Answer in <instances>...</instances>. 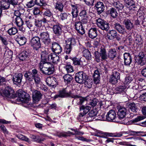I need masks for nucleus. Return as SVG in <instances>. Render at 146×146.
<instances>
[{"label":"nucleus","mask_w":146,"mask_h":146,"mask_svg":"<svg viewBox=\"0 0 146 146\" xmlns=\"http://www.w3.org/2000/svg\"><path fill=\"white\" fill-rule=\"evenodd\" d=\"M143 117L140 116H138L135 119L131 120L132 122L135 123L139 121H140L143 119Z\"/></svg>","instance_id":"nucleus-59"},{"label":"nucleus","mask_w":146,"mask_h":146,"mask_svg":"<svg viewBox=\"0 0 146 146\" xmlns=\"http://www.w3.org/2000/svg\"><path fill=\"white\" fill-rule=\"evenodd\" d=\"M98 101V100L96 98L94 99L90 102V105L92 107H94L96 105Z\"/></svg>","instance_id":"nucleus-63"},{"label":"nucleus","mask_w":146,"mask_h":146,"mask_svg":"<svg viewBox=\"0 0 146 146\" xmlns=\"http://www.w3.org/2000/svg\"><path fill=\"white\" fill-rule=\"evenodd\" d=\"M18 96L19 100L23 102L28 101L29 98V95L25 91L19 90L18 92Z\"/></svg>","instance_id":"nucleus-8"},{"label":"nucleus","mask_w":146,"mask_h":146,"mask_svg":"<svg viewBox=\"0 0 146 146\" xmlns=\"http://www.w3.org/2000/svg\"><path fill=\"white\" fill-rule=\"evenodd\" d=\"M74 26L75 29L79 33L82 35H83L85 33V30L82 25L81 22L80 21L75 22Z\"/></svg>","instance_id":"nucleus-16"},{"label":"nucleus","mask_w":146,"mask_h":146,"mask_svg":"<svg viewBox=\"0 0 146 146\" xmlns=\"http://www.w3.org/2000/svg\"><path fill=\"white\" fill-rule=\"evenodd\" d=\"M18 32L17 29L16 28L11 27L7 31V33L11 35H15Z\"/></svg>","instance_id":"nucleus-43"},{"label":"nucleus","mask_w":146,"mask_h":146,"mask_svg":"<svg viewBox=\"0 0 146 146\" xmlns=\"http://www.w3.org/2000/svg\"><path fill=\"white\" fill-rule=\"evenodd\" d=\"M82 53L83 56L87 59L90 60L91 59V53L90 51L87 49L83 48Z\"/></svg>","instance_id":"nucleus-36"},{"label":"nucleus","mask_w":146,"mask_h":146,"mask_svg":"<svg viewBox=\"0 0 146 146\" xmlns=\"http://www.w3.org/2000/svg\"><path fill=\"white\" fill-rule=\"evenodd\" d=\"M41 72L46 75H49L53 73L54 70V68L40 70Z\"/></svg>","instance_id":"nucleus-34"},{"label":"nucleus","mask_w":146,"mask_h":146,"mask_svg":"<svg viewBox=\"0 0 146 146\" xmlns=\"http://www.w3.org/2000/svg\"><path fill=\"white\" fill-rule=\"evenodd\" d=\"M76 43L75 39L74 38H69L66 41V45L64 48L65 52L68 54H70L72 49V46Z\"/></svg>","instance_id":"nucleus-2"},{"label":"nucleus","mask_w":146,"mask_h":146,"mask_svg":"<svg viewBox=\"0 0 146 146\" xmlns=\"http://www.w3.org/2000/svg\"><path fill=\"white\" fill-rule=\"evenodd\" d=\"M108 58L112 59L116 56L117 52L115 48L110 49L108 52Z\"/></svg>","instance_id":"nucleus-31"},{"label":"nucleus","mask_w":146,"mask_h":146,"mask_svg":"<svg viewBox=\"0 0 146 146\" xmlns=\"http://www.w3.org/2000/svg\"><path fill=\"white\" fill-rule=\"evenodd\" d=\"M114 27L119 33L124 34L125 32V30L123 26L119 23H116L114 24Z\"/></svg>","instance_id":"nucleus-29"},{"label":"nucleus","mask_w":146,"mask_h":146,"mask_svg":"<svg viewBox=\"0 0 146 146\" xmlns=\"http://www.w3.org/2000/svg\"><path fill=\"white\" fill-rule=\"evenodd\" d=\"M12 54V52L10 50H8L5 52L4 54V56L6 58H11Z\"/></svg>","instance_id":"nucleus-50"},{"label":"nucleus","mask_w":146,"mask_h":146,"mask_svg":"<svg viewBox=\"0 0 146 146\" xmlns=\"http://www.w3.org/2000/svg\"><path fill=\"white\" fill-rule=\"evenodd\" d=\"M53 30L54 33L57 36L60 35L62 33V29L61 27L58 25H55L53 26Z\"/></svg>","instance_id":"nucleus-27"},{"label":"nucleus","mask_w":146,"mask_h":146,"mask_svg":"<svg viewBox=\"0 0 146 146\" xmlns=\"http://www.w3.org/2000/svg\"><path fill=\"white\" fill-rule=\"evenodd\" d=\"M23 75L21 73H15L13 77L12 80L13 83L16 85L20 84L22 82Z\"/></svg>","instance_id":"nucleus-11"},{"label":"nucleus","mask_w":146,"mask_h":146,"mask_svg":"<svg viewBox=\"0 0 146 146\" xmlns=\"http://www.w3.org/2000/svg\"><path fill=\"white\" fill-rule=\"evenodd\" d=\"M138 63L141 66L145 65L146 63V58L143 52H139L137 59Z\"/></svg>","instance_id":"nucleus-19"},{"label":"nucleus","mask_w":146,"mask_h":146,"mask_svg":"<svg viewBox=\"0 0 146 146\" xmlns=\"http://www.w3.org/2000/svg\"><path fill=\"white\" fill-rule=\"evenodd\" d=\"M82 22L84 24H86L89 23L90 19L88 16L81 18Z\"/></svg>","instance_id":"nucleus-57"},{"label":"nucleus","mask_w":146,"mask_h":146,"mask_svg":"<svg viewBox=\"0 0 146 146\" xmlns=\"http://www.w3.org/2000/svg\"><path fill=\"white\" fill-rule=\"evenodd\" d=\"M99 53L102 60H105L108 59V54H107L106 48L104 46H101Z\"/></svg>","instance_id":"nucleus-21"},{"label":"nucleus","mask_w":146,"mask_h":146,"mask_svg":"<svg viewBox=\"0 0 146 146\" xmlns=\"http://www.w3.org/2000/svg\"><path fill=\"white\" fill-rule=\"evenodd\" d=\"M125 5L127 7H129L130 9L135 10L136 7L135 3L133 0H125Z\"/></svg>","instance_id":"nucleus-26"},{"label":"nucleus","mask_w":146,"mask_h":146,"mask_svg":"<svg viewBox=\"0 0 146 146\" xmlns=\"http://www.w3.org/2000/svg\"><path fill=\"white\" fill-rule=\"evenodd\" d=\"M106 117L107 120L111 121L116 118V115L114 110H111L107 113Z\"/></svg>","instance_id":"nucleus-22"},{"label":"nucleus","mask_w":146,"mask_h":146,"mask_svg":"<svg viewBox=\"0 0 146 146\" xmlns=\"http://www.w3.org/2000/svg\"><path fill=\"white\" fill-rule=\"evenodd\" d=\"M7 82V80L5 78L2 77H0V93H1L2 90L1 85H4L5 86V84Z\"/></svg>","instance_id":"nucleus-45"},{"label":"nucleus","mask_w":146,"mask_h":146,"mask_svg":"<svg viewBox=\"0 0 146 146\" xmlns=\"http://www.w3.org/2000/svg\"><path fill=\"white\" fill-rule=\"evenodd\" d=\"M64 82L66 83H70L72 78V76L69 74H66L63 77Z\"/></svg>","instance_id":"nucleus-44"},{"label":"nucleus","mask_w":146,"mask_h":146,"mask_svg":"<svg viewBox=\"0 0 146 146\" xmlns=\"http://www.w3.org/2000/svg\"><path fill=\"white\" fill-rule=\"evenodd\" d=\"M91 108V107L88 106L82 105L80 106V112L79 114L80 116H83L90 111Z\"/></svg>","instance_id":"nucleus-18"},{"label":"nucleus","mask_w":146,"mask_h":146,"mask_svg":"<svg viewBox=\"0 0 146 146\" xmlns=\"http://www.w3.org/2000/svg\"><path fill=\"white\" fill-rule=\"evenodd\" d=\"M40 38L39 37L35 36L33 37L31 40L30 44L36 50H37L40 47Z\"/></svg>","instance_id":"nucleus-7"},{"label":"nucleus","mask_w":146,"mask_h":146,"mask_svg":"<svg viewBox=\"0 0 146 146\" xmlns=\"http://www.w3.org/2000/svg\"><path fill=\"white\" fill-rule=\"evenodd\" d=\"M40 36L42 42L45 46H48L50 44L51 40L50 38L49 35L47 31L40 33Z\"/></svg>","instance_id":"nucleus-4"},{"label":"nucleus","mask_w":146,"mask_h":146,"mask_svg":"<svg viewBox=\"0 0 146 146\" xmlns=\"http://www.w3.org/2000/svg\"><path fill=\"white\" fill-rule=\"evenodd\" d=\"M48 60L53 63L57 64L59 62L60 58L55 53H52L48 55Z\"/></svg>","instance_id":"nucleus-17"},{"label":"nucleus","mask_w":146,"mask_h":146,"mask_svg":"<svg viewBox=\"0 0 146 146\" xmlns=\"http://www.w3.org/2000/svg\"><path fill=\"white\" fill-rule=\"evenodd\" d=\"M94 82L96 84H98L100 81V75H93Z\"/></svg>","instance_id":"nucleus-55"},{"label":"nucleus","mask_w":146,"mask_h":146,"mask_svg":"<svg viewBox=\"0 0 146 146\" xmlns=\"http://www.w3.org/2000/svg\"><path fill=\"white\" fill-rule=\"evenodd\" d=\"M46 82L48 86L53 88L55 87L57 84V79L53 76L48 77L46 79Z\"/></svg>","instance_id":"nucleus-12"},{"label":"nucleus","mask_w":146,"mask_h":146,"mask_svg":"<svg viewBox=\"0 0 146 146\" xmlns=\"http://www.w3.org/2000/svg\"><path fill=\"white\" fill-rule=\"evenodd\" d=\"M117 35V32L115 30H112L107 34L106 37L108 39L112 40L116 37Z\"/></svg>","instance_id":"nucleus-33"},{"label":"nucleus","mask_w":146,"mask_h":146,"mask_svg":"<svg viewBox=\"0 0 146 146\" xmlns=\"http://www.w3.org/2000/svg\"><path fill=\"white\" fill-rule=\"evenodd\" d=\"M72 60L73 61V63L75 65H81V61L80 59L76 58H73Z\"/></svg>","instance_id":"nucleus-53"},{"label":"nucleus","mask_w":146,"mask_h":146,"mask_svg":"<svg viewBox=\"0 0 146 146\" xmlns=\"http://www.w3.org/2000/svg\"><path fill=\"white\" fill-rule=\"evenodd\" d=\"M9 5L11 4L14 7L16 5H19V3L18 0H7Z\"/></svg>","instance_id":"nucleus-48"},{"label":"nucleus","mask_w":146,"mask_h":146,"mask_svg":"<svg viewBox=\"0 0 146 146\" xmlns=\"http://www.w3.org/2000/svg\"><path fill=\"white\" fill-rule=\"evenodd\" d=\"M0 128L4 134H8V131L3 125L0 124Z\"/></svg>","instance_id":"nucleus-56"},{"label":"nucleus","mask_w":146,"mask_h":146,"mask_svg":"<svg viewBox=\"0 0 146 146\" xmlns=\"http://www.w3.org/2000/svg\"><path fill=\"white\" fill-rule=\"evenodd\" d=\"M123 23L127 30L130 31L134 27L133 23L129 19L124 20Z\"/></svg>","instance_id":"nucleus-24"},{"label":"nucleus","mask_w":146,"mask_h":146,"mask_svg":"<svg viewBox=\"0 0 146 146\" xmlns=\"http://www.w3.org/2000/svg\"><path fill=\"white\" fill-rule=\"evenodd\" d=\"M87 12L86 10H83L81 11L80 13V16L81 18H83L84 17L88 16Z\"/></svg>","instance_id":"nucleus-62"},{"label":"nucleus","mask_w":146,"mask_h":146,"mask_svg":"<svg viewBox=\"0 0 146 146\" xmlns=\"http://www.w3.org/2000/svg\"><path fill=\"white\" fill-rule=\"evenodd\" d=\"M70 96L73 98H78L80 96L78 95L71 94L70 92H67L66 90H64L59 92V94L58 95H56L54 96L55 98H57L58 97L61 98L67 97Z\"/></svg>","instance_id":"nucleus-5"},{"label":"nucleus","mask_w":146,"mask_h":146,"mask_svg":"<svg viewBox=\"0 0 146 146\" xmlns=\"http://www.w3.org/2000/svg\"><path fill=\"white\" fill-rule=\"evenodd\" d=\"M94 55L95 56V60L97 62H98L100 61V56L99 52H98L96 51L94 52Z\"/></svg>","instance_id":"nucleus-51"},{"label":"nucleus","mask_w":146,"mask_h":146,"mask_svg":"<svg viewBox=\"0 0 146 146\" xmlns=\"http://www.w3.org/2000/svg\"><path fill=\"white\" fill-rule=\"evenodd\" d=\"M79 101L77 103V104L78 105H82L84 102H86V99L82 97L80 98L79 99Z\"/></svg>","instance_id":"nucleus-64"},{"label":"nucleus","mask_w":146,"mask_h":146,"mask_svg":"<svg viewBox=\"0 0 146 146\" xmlns=\"http://www.w3.org/2000/svg\"><path fill=\"white\" fill-rule=\"evenodd\" d=\"M39 67L40 70L46 69L54 68V66L51 63L46 62L45 61H41L39 64Z\"/></svg>","instance_id":"nucleus-20"},{"label":"nucleus","mask_w":146,"mask_h":146,"mask_svg":"<svg viewBox=\"0 0 146 146\" xmlns=\"http://www.w3.org/2000/svg\"><path fill=\"white\" fill-rule=\"evenodd\" d=\"M50 48L53 52H54V53H56L58 54L62 51V48L58 43L56 42H52Z\"/></svg>","instance_id":"nucleus-10"},{"label":"nucleus","mask_w":146,"mask_h":146,"mask_svg":"<svg viewBox=\"0 0 146 146\" xmlns=\"http://www.w3.org/2000/svg\"><path fill=\"white\" fill-rule=\"evenodd\" d=\"M10 5L7 1L2 0L0 2V8L2 10L7 9L10 7Z\"/></svg>","instance_id":"nucleus-28"},{"label":"nucleus","mask_w":146,"mask_h":146,"mask_svg":"<svg viewBox=\"0 0 146 146\" xmlns=\"http://www.w3.org/2000/svg\"><path fill=\"white\" fill-rule=\"evenodd\" d=\"M66 70L68 73H71L73 72V67L70 64H68L65 67Z\"/></svg>","instance_id":"nucleus-47"},{"label":"nucleus","mask_w":146,"mask_h":146,"mask_svg":"<svg viewBox=\"0 0 146 146\" xmlns=\"http://www.w3.org/2000/svg\"><path fill=\"white\" fill-rule=\"evenodd\" d=\"M33 77L34 79L35 82L36 84H38L40 83V79L38 76L33 75Z\"/></svg>","instance_id":"nucleus-52"},{"label":"nucleus","mask_w":146,"mask_h":146,"mask_svg":"<svg viewBox=\"0 0 146 146\" xmlns=\"http://www.w3.org/2000/svg\"><path fill=\"white\" fill-rule=\"evenodd\" d=\"M144 91V90H142L139 91V93L140 94H140L139 98L143 100L144 101H146V93L142 92Z\"/></svg>","instance_id":"nucleus-49"},{"label":"nucleus","mask_w":146,"mask_h":146,"mask_svg":"<svg viewBox=\"0 0 146 146\" xmlns=\"http://www.w3.org/2000/svg\"><path fill=\"white\" fill-rule=\"evenodd\" d=\"M119 79H117V78L111 75L110 78V82L112 84H114L117 83V80Z\"/></svg>","instance_id":"nucleus-54"},{"label":"nucleus","mask_w":146,"mask_h":146,"mask_svg":"<svg viewBox=\"0 0 146 146\" xmlns=\"http://www.w3.org/2000/svg\"><path fill=\"white\" fill-rule=\"evenodd\" d=\"M42 94L39 91L35 90L33 92L32 97L34 103H36L41 98Z\"/></svg>","instance_id":"nucleus-14"},{"label":"nucleus","mask_w":146,"mask_h":146,"mask_svg":"<svg viewBox=\"0 0 146 146\" xmlns=\"http://www.w3.org/2000/svg\"><path fill=\"white\" fill-rule=\"evenodd\" d=\"M96 24L100 29L107 32L110 28L109 24L107 22L100 18L96 20Z\"/></svg>","instance_id":"nucleus-1"},{"label":"nucleus","mask_w":146,"mask_h":146,"mask_svg":"<svg viewBox=\"0 0 146 146\" xmlns=\"http://www.w3.org/2000/svg\"><path fill=\"white\" fill-rule=\"evenodd\" d=\"M29 53L26 51H24L19 55V59L24 61L27 60L29 57Z\"/></svg>","instance_id":"nucleus-32"},{"label":"nucleus","mask_w":146,"mask_h":146,"mask_svg":"<svg viewBox=\"0 0 146 146\" xmlns=\"http://www.w3.org/2000/svg\"><path fill=\"white\" fill-rule=\"evenodd\" d=\"M127 105L133 112H136L137 108L135 104L133 102H128L127 103Z\"/></svg>","instance_id":"nucleus-38"},{"label":"nucleus","mask_w":146,"mask_h":146,"mask_svg":"<svg viewBox=\"0 0 146 146\" xmlns=\"http://www.w3.org/2000/svg\"><path fill=\"white\" fill-rule=\"evenodd\" d=\"M117 117L119 119H121L125 116L127 112L126 108L122 106L119 107L118 108Z\"/></svg>","instance_id":"nucleus-15"},{"label":"nucleus","mask_w":146,"mask_h":146,"mask_svg":"<svg viewBox=\"0 0 146 146\" xmlns=\"http://www.w3.org/2000/svg\"><path fill=\"white\" fill-rule=\"evenodd\" d=\"M70 5L72 9V14L73 17L72 21L73 19L77 17L79 12V9L80 7V5L75 3H71Z\"/></svg>","instance_id":"nucleus-9"},{"label":"nucleus","mask_w":146,"mask_h":146,"mask_svg":"<svg viewBox=\"0 0 146 146\" xmlns=\"http://www.w3.org/2000/svg\"><path fill=\"white\" fill-rule=\"evenodd\" d=\"M60 19L62 21L67 19L68 15L65 12L61 13L60 15Z\"/></svg>","instance_id":"nucleus-58"},{"label":"nucleus","mask_w":146,"mask_h":146,"mask_svg":"<svg viewBox=\"0 0 146 146\" xmlns=\"http://www.w3.org/2000/svg\"><path fill=\"white\" fill-rule=\"evenodd\" d=\"M15 22L17 26L19 28V30L23 31V22L22 19L20 17H17L15 19Z\"/></svg>","instance_id":"nucleus-30"},{"label":"nucleus","mask_w":146,"mask_h":146,"mask_svg":"<svg viewBox=\"0 0 146 146\" xmlns=\"http://www.w3.org/2000/svg\"><path fill=\"white\" fill-rule=\"evenodd\" d=\"M41 58V61H45L48 59V54L45 50L42 51L40 53Z\"/></svg>","instance_id":"nucleus-40"},{"label":"nucleus","mask_w":146,"mask_h":146,"mask_svg":"<svg viewBox=\"0 0 146 146\" xmlns=\"http://www.w3.org/2000/svg\"><path fill=\"white\" fill-rule=\"evenodd\" d=\"M94 7L99 14L101 13L104 10V5L102 2L100 1L98 2Z\"/></svg>","instance_id":"nucleus-23"},{"label":"nucleus","mask_w":146,"mask_h":146,"mask_svg":"<svg viewBox=\"0 0 146 146\" xmlns=\"http://www.w3.org/2000/svg\"><path fill=\"white\" fill-rule=\"evenodd\" d=\"M5 89L4 90H2L1 92H3L4 96L9 98H12L15 97L14 92L11 88L8 86H5Z\"/></svg>","instance_id":"nucleus-6"},{"label":"nucleus","mask_w":146,"mask_h":146,"mask_svg":"<svg viewBox=\"0 0 146 146\" xmlns=\"http://www.w3.org/2000/svg\"><path fill=\"white\" fill-rule=\"evenodd\" d=\"M64 5L62 2L59 1H57L55 3V9L58 10L60 12L63 11Z\"/></svg>","instance_id":"nucleus-35"},{"label":"nucleus","mask_w":146,"mask_h":146,"mask_svg":"<svg viewBox=\"0 0 146 146\" xmlns=\"http://www.w3.org/2000/svg\"><path fill=\"white\" fill-rule=\"evenodd\" d=\"M97 29L96 28H91L88 31V35L92 39L96 37L97 36Z\"/></svg>","instance_id":"nucleus-25"},{"label":"nucleus","mask_w":146,"mask_h":146,"mask_svg":"<svg viewBox=\"0 0 146 146\" xmlns=\"http://www.w3.org/2000/svg\"><path fill=\"white\" fill-rule=\"evenodd\" d=\"M88 78L86 74L82 71L76 74L75 79L76 81L79 84H82L85 82Z\"/></svg>","instance_id":"nucleus-3"},{"label":"nucleus","mask_w":146,"mask_h":146,"mask_svg":"<svg viewBox=\"0 0 146 146\" xmlns=\"http://www.w3.org/2000/svg\"><path fill=\"white\" fill-rule=\"evenodd\" d=\"M97 114V112L96 110H92L89 113L88 115L90 117H94L96 116Z\"/></svg>","instance_id":"nucleus-60"},{"label":"nucleus","mask_w":146,"mask_h":146,"mask_svg":"<svg viewBox=\"0 0 146 146\" xmlns=\"http://www.w3.org/2000/svg\"><path fill=\"white\" fill-rule=\"evenodd\" d=\"M16 40L20 45H23L26 43L27 39L25 37L19 36L16 38Z\"/></svg>","instance_id":"nucleus-37"},{"label":"nucleus","mask_w":146,"mask_h":146,"mask_svg":"<svg viewBox=\"0 0 146 146\" xmlns=\"http://www.w3.org/2000/svg\"><path fill=\"white\" fill-rule=\"evenodd\" d=\"M105 134L106 136L111 137H120L122 136V134L121 133H106Z\"/></svg>","instance_id":"nucleus-46"},{"label":"nucleus","mask_w":146,"mask_h":146,"mask_svg":"<svg viewBox=\"0 0 146 146\" xmlns=\"http://www.w3.org/2000/svg\"><path fill=\"white\" fill-rule=\"evenodd\" d=\"M109 12L111 16L113 18H115L117 16L118 13L115 8H111L109 10Z\"/></svg>","instance_id":"nucleus-42"},{"label":"nucleus","mask_w":146,"mask_h":146,"mask_svg":"<svg viewBox=\"0 0 146 146\" xmlns=\"http://www.w3.org/2000/svg\"><path fill=\"white\" fill-rule=\"evenodd\" d=\"M95 0H84L86 4L89 6L94 5V3Z\"/></svg>","instance_id":"nucleus-61"},{"label":"nucleus","mask_w":146,"mask_h":146,"mask_svg":"<svg viewBox=\"0 0 146 146\" xmlns=\"http://www.w3.org/2000/svg\"><path fill=\"white\" fill-rule=\"evenodd\" d=\"M113 5L118 10H121L123 8V6L122 4L119 1L114 2Z\"/></svg>","instance_id":"nucleus-41"},{"label":"nucleus","mask_w":146,"mask_h":146,"mask_svg":"<svg viewBox=\"0 0 146 146\" xmlns=\"http://www.w3.org/2000/svg\"><path fill=\"white\" fill-rule=\"evenodd\" d=\"M30 137L34 141H35L39 143H41L42 141H43L44 139V138L41 139L38 135H31Z\"/></svg>","instance_id":"nucleus-39"},{"label":"nucleus","mask_w":146,"mask_h":146,"mask_svg":"<svg viewBox=\"0 0 146 146\" xmlns=\"http://www.w3.org/2000/svg\"><path fill=\"white\" fill-rule=\"evenodd\" d=\"M132 62V58L130 54L129 53H125L124 54V65L130 67Z\"/></svg>","instance_id":"nucleus-13"}]
</instances>
